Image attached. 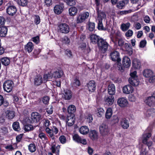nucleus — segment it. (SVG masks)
I'll list each match as a JSON object with an SVG mask.
<instances>
[{"label": "nucleus", "instance_id": "27", "mask_svg": "<svg viewBox=\"0 0 155 155\" xmlns=\"http://www.w3.org/2000/svg\"><path fill=\"white\" fill-rule=\"evenodd\" d=\"M108 92L110 95H113L115 92V88L114 85L112 84H110L108 87Z\"/></svg>", "mask_w": 155, "mask_h": 155}, {"label": "nucleus", "instance_id": "1", "mask_svg": "<svg viewBox=\"0 0 155 155\" xmlns=\"http://www.w3.org/2000/svg\"><path fill=\"white\" fill-rule=\"evenodd\" d=\"M63 74V72L62 70H58L53 73L50 72L44 75V81L47 82L50 80L52 78H61Z\"/></svg>", "mask_w": 155, "mask_h": 155}, {"label": "nucleus", "instance_id": "43", "mask_svg": "<svg viewBox=\"0 0 155 155\" xmlns=\"http://www.w3.org/2000/svg\"><path fill=\"white\" fill-rule=\"evenodd\" d=\"M119 120V118L117 115H114L111 120V122L112 124L117 123Z\"/></svg>", "mask_w": 155, "mask_h": 155}, {"label": "nucleus", "instance_id": "60", "mask_svg": "<svg viewBox=\"0 0 155 155\" xmlns=\"http://www.w3.org/2000/svg\"><path fill=\"white\" fill-rule=\"evenodd\" d=\"M44 121V125L46 128L48 127L51 124L50 122L48 120H45Z\"/></svg>", "mask_w": 155, "mask_h": 155}, {"label": "nucleus", "instance_id": "21", "mask_svg": "<svg viewBox=\"0 0 155 155\" xmlns=\"http://www.w3.org/2000/svg\"><path fill=\"white\" fill-rule=\"evenodd\" d=\"M120 125L121 127L124 129H127L129 126V122L126 118L122 119L120 120Z\"/></svg>", "mask_w": 155, "mask_h": 155}, {"label": "nucleus", "instance_id": "51", "mask_svg": "<svg viewBox=\"0 0 155 155\" xmlns=\"http://www.w3.org/2000/svg\"><path fill=\"white\" fill-rule=\"evenodd\" d=\"M131 2L133 3H137L138 5L142 6L143 5V0H131Z\"/></svg>", "mask_w": 155, "mask_h": 155}, {"label": "nucleus", "instance_id": "12", "mask_svg": "<svg viewBox=\"0 0 155 155\" xmlns=\"http://www.w3.org/2000/svg\"><path fill=\"white\" fill-rule=\"evenodd\" d=\"M97 45L100 48H107L110 47L107 43L102 38H100Z\"/></svg>", "mask_w": 155, "mask_h": 155}, {"label": "nucleus", "instance_id": "33", "mask_svg": "<svg viewBox=\"0 0 155 155\" xmlns=\"http://www.w3.org/2000/svg\"><path fill=\"white\" fill-rule=\"evenodd\" d=\"M113 114V110L112 108H109L107 109L105 113L106 118L109 119L110 118Z\"/></svg>", "mask_w": 155, "mask_h": 155}, {"label": "nucleus", "instance_id": "40", "mask_svg": "<svg viewBox=\"0 0 155 155\" xmlns=\"http://www.w3.org/2000/svg\"><path fill=\"white\" fill-rule=\"evenodd\" d=\"M76 110V108L73 105H70L68 108V113L73 114L74 113Z\"/></svg>", "mask_w": 155, "mask_h": 155}, {"label": "nucleus", "instance_id": "55", "mask_svg": "<svg viewBox=\"0 0 155 155\" xmlns=\"http://www.w3.org/2000/svg\"><path fill=\"white\" fill-rule=\"evenodd\" d=\"M65 54L69 58H71L72 57V54L69 49H67L65 51Z\"/></svg>", "mask_w": 155, "mask_h": 155}, {"label": "nucleus", "instance_id": "48", "mask_svg": "<svg viewBox=\"0 0 155 155\" xmlns=\"http://www.w3.org/2000/svg\"><path fill=\"white\" fill-rule=\"evenodd\" d=\"M68 5L70 6H72L75 4V0H63Z\"/></svg>", "mask_w": 155, "mask_h": 155}, {"label": "nucleus", "instance_id": "46", "mask_svg": "<svg viewBox=\"0 0 155 155\" xmlns=\"http://www.w3.org/2000/svg\"><path fill=\"white\" fill-rule=\"evenodd\" d=\"M28 150L31 153L35 152L36 150V147L34 144L31 143L28 146Z\"/></svg>", "mask_w": 155, "mask_h": 155}, {"label": "nucleus", "instance_id": "53", "mask_svg": "<svg viewBox=\"0 0 155 155\" xmlns=\"http://www.w3.org/2000/svg\"><path fill=\"white\" fill-rule=\"evenodd\" d=\"M34 22L37 25L39 24L40 22V19L38 15H36L34 17Z\"/></svg>", "mask_w": 155, "mask_h": 155}, {"label": "nucleus", "instance_id": "62", "mask_svg": "<svg viewBox=\"0 0 155 155\" xmlns=\"http://www.w3.org/2000/svg\"><path fill=\"white\" fill-rule=\"evenodd\" d=\"M98 21V29L103 30V25L102 24V21Z\"/></svg>", "mask_w": 155, "mask_h": 155}, {"label": "nucleus", "instance_id": "10", "mask_svg": "<svg viewBox=\"0 0 155 155\" xmlns=\"http://www.w3.org/2000/svg\"><path fill=\"white\" fill-rule=\"evenodd\" d=\"M117 103L121 107H127L128 104L127 99L124 97L119 98L117 100Z\"/></svg>", "mask_w": 155, "mask_h": 155}, {"label": "nucleus", "instance_id": "11", "mask_svg": "<svg viewBox=\"0 0 155 155\" xmlns=\"http://www.w3.org/2000/svg\"><path fill=\"white\" fill-rule=\"evenodd\" d=\"M75 121V117L73 114H70L68 115L66 120V124L68 126H71L74 124Z\"/></svg>", "mask_w": 155, "mask_h": 155}, {"label": "nucleus", "instance_id": "18", "mask_svg": "<svg viewBox=\"0 0 155 155\" xmlns=\"http://www.w3.org/2000/svg\"><path fill=\"white\" fill-rule=\"evenodd\" d=\"M44 76L43 79L41 76L39 75L35 77L34 79L35 84L37 85H40L42 83H45L46 82L44 81Z\"/></svg>", "mask_w": 155, "mask_h": 155}, {"label": "nucleus", "instance_id": "30", "mask_svg": "<svg viewBox=\"0 0 155 155\" xmlns=\"http://www.w3.org/2000/svg\"><path fill=\"white\" fill-rule=\"evenodd\" d=\"M79 131L81 134L85 135L89 132V129L86 126H82L80 128Z\"/></svg>", "mask_w": 155, "mask_h": 155}, {"label": "nucleus", "instance_id": "57", "mask_svg": "<svg viewBox=\"0 0 155 155\" xmlns=\"http://www.w3.org/2000/svg\"><path fill=\"white\" fill-rule=\"evenodd\" d=\"M147 44V41L146 40L141 41L140 43V47L141 48H143L145 47Z\"/></svg>", "mask_w": 155, "mask_h": 155}, {"label": "nucleus", "instance_id": "19", "mask_svg": "<svg viewBox=\"0 0 155 155\" xmlns=\"http://www.w3.org/2000/svg\"><path fill=\"white\" fill-rule=\"evenodd\" d=\"M88 89L89 91L93 92L95 89L96 86L94 81H90L87 84Z\"/></svg>", "mask_w": 155, "mask_h": 155}, {"label": "nucleus", "instance_id": "50", "mask_svg": "<svg viewBox=\"0 0 155 155\" xmlns=\"http://www.w3.org/2000/svg\"><path fill=\"white\" fill-rule=\"evenodd\" d=\"M18 3L19 5L24 6L27 5L28 1L27 0H18Z\"/></svg>", "mask_w": 155, "mask_h": 155}, {"label": "nucleus", "instance_id": "34", "mask_svg": "<svg viewBox=\"0 0 155 155\" xmlns=\"http://www.w3.org/2000/svg\"><path fill=\"white\" fill-rule=\"evenodd\" d=\"M8 29L6 27H2L0 28V36H5L7 33Z\"/></svg>", "mask_w": 155, "mask_h": 155}, {"label": "nucleus", "instance_id": "59", "mask_svg": "<svg viewBox=\"0 0 155 155\" xmlns=\"http://www.w3.org/2000/svg\"><path fill=\"white\" fill-rule=\"evenodd\" d=\"M46 111L48 114H52L53 112L52 106L51 105L49 106Z\"/></svg>", "mask_w": 155, "mask_h": 155}, {"label": "nucleus", "instance_id": "52", "mask_svg": "<svg viewBox=\"0 0 155 155\" xmlns=\"http://www.w3.org/2000/svg\"><path fill=\"white\" fill-rule=\"evenodd\" d=\"M59 140L60 142L62 144H64L66 142V138L64 135L60 136L59 138Z\"/></svg>", "mask_w": 155, "mask_h": 155}, {"label": "nucleus", "instance_id": "15", "mask_svg": "<svg viewBox=\"0 0 155 155\" xmlns=\"http://www.w3.org/2000/svg\"><path fill=\"white\" fill-rule=\"evenodd\" d=\"M73 139L78 143H81L83 144H87L86 140L85 139L82 138L78 134H75L73 136Z\"/></svg>", "mask_w": 155, "mask_h": 155}, {"label": "nucleus", "instance_id": "28", "mask_svg": "<svg viewBox=\"0 0 155 155\" xmlns=\"http://www.w3.org/2000/svg\"><path fill=\"white\" fill-rule=\"evenodd\" d=\"M114 97L110 95L106 97L105 99V101L108 105H111L114 103Z\"/></svg>", "mask_w": 155, "mask_h": 155}, {"label": "nucleus", "instance_id": "35", "mask_svg": "<svg viewBox=\"0 0 155 155\" xmlns=\"http://www.w3.org/2000/svg\"><path fill=\"white\" fill-rule=\"evenodd\" d=\"M45 131L48 134V136L51 138L52 140L54 139V135L52 129H50L49 127H46L45 129Z\"/></svg>", "mask_w": 155, "mask_h": 155}, {"label": "nucleus", "instance_id": "25", "mask_svg": "<svg viewBox=\"0 0 155 155\" xmlns=\"http://www.w3.org/2000/svg\"><path fill=\"white\" fill-rule=\"evenodd\" d=\"M90 38L91 42L94 44H95L96 43L97 44L99 39H100L98 36L94 34L91 35Z\"/></svg>", "mask_w": 155, "mask_h": 155}, {"label": "nucleus", "instance_id": "3", "mask_svg": "<svg viewBox=\"0 0 155 155\" xmlns=\"http://www.w3.org/2000/svg\"><path fill=\"white\" fill-rule=\"evenodd\" d=\"M143 76L147 78H149V81L150 83L155 82V75H153V71L150 69H146L143 71Z\"/></svg>", "mask_w": 155, "mask_h": 155}, {"label": "nucleus", "instance_id": "9", "mask_svg": "<svg viewBox=\"0 0 155 155\" xmlns=\"http://www.w3.org/2000/svg\"><path fill=\"white\" fill-rule=\"evenodd\" d=\"M99 130L101 134L103 136L108 134L109 132V129L107 125L103 124L99 127Z\"/></svg>", "mask_w": 155, "mask_h": 155}, {"label": "nucleus", "instance_id": "26", "mask_svg": "<svg viewBox=\"0 0 155 155\" xmlns=\"http://www.w3.org/2000/svg\"><path fill=\"white\" fill-rule=\"evenodd\" d=\"M123 65L126 68L130 67L131 65V61L130 59L127 57H125L123 60Z\"/></svg>", "mask_w": 155, "mask_h": 155}, {"label": "nucleus", "instance_id": "20", "mask_svg": "<svg viewBox=\"0 0 155 155\" xmlns=\"http://www.w3.org/2000/svg\"><path fill=\"white\" fill-rule=\"evenodd\" d=\"M144 115L147 118L153 116L155 115V109L151 108L147 110L144 113Z\"/></svg>", "mask_w": 155, "mask_h": 155}, {"label": "nucleus", "instance_id": "41", "mask_svg": "<svg viewBox=\"0 0 155 155\" xmlns=\"http://www.w3.org/2000/svg\"><path fill=\"white\" fill-rule=\"evenodd\" d=\"M2 64L5 66L8 65L10 62V59L7 57H5L2 58L1 60Z\"/></svg>", "mask_w": 155, "mask_h": 155}, {"label": "nucleus", "instance_id": "54", "mask_svg": "<svg viewBox=\"0 0 155 155\" xmlns=\"http://www.w3.org/2000/svg\"><path fill=\"white\" fill-rule=\"evenodd\" d=\"M120 62L117 61V63L115 64V66H117L118 70L122 71L123 70V68L122 67L121 64Z\"/></svg>", "mask_w": 155, "mask_h": 155}, {"label": "nucleus", "instance_id": "6", "mask_svg": "<svg viewBox=\"0 0 155 155\" xmlns=\"http://www.w3.org/2000/svg\"><path fill=\"white\" fill-rule=\"evenodd\" d=\"M13 86L14 83L10 80L5 81L3 85L4 90L8 92H10L12 91Z\"/></svg>", "mask_w": 155, "mask_h": 155}, {"label": "nucleus", "instance_id": "17", "mask_svg": "<svg viewBox=\"0 0 155 155\" xmlns=\"http://www.w3.org/2000/svg\"><path fill=\"white\" fill-rule=\"evenodd\" d=\"M17 11L16 7L13 5L8 7L6 9L7 13L9 15L13 16L15 14Z\"/></svg>", "mask_w": 155, "mask_h": 155}, {"label": "nucleus", "instance_id": "37", "mask_svg": "<svg viewBox=\"0 0 155 155\" xmlns=\"http://www.w3.org/2000/svg\"><path fill=\"white\" fill-rule=\"evenodd\" d=\"M8 133V129L5 127H2L0 129V135L5 136L7 135Z\"/></svg>", "mask_w": 155, "mask_h": 155}, {"label": "nucleus", "instance_id": "47", "mask_svg": "<svg viewBox=\"0 0 155 155\" xmlns=\"http://www.w3.org/2000/svg\"><path fill=\"white\" fill-rule=\"evenodd\" d=\"M35 125H31L29 124L25 125V130L26 131H29L33 130V126L34 127H36L38 125V124L37 125H36V124Z\"/></svg>", "mask_w": 155, "mask_h": 155}, {"label": "nucleus", "instance_id": "56", "mask_svg": "<svg viewBox=\"0 0 155 155\" xmlns=\"http://www.w3.org/2000/svg\"><path fill=\"white\" fill-rule=\"evenodd\" d=\"M95 26L94 24L93 23H89L88 25L89 30L91 31H93L94 29Z\"/></svg>", "mask_w": 155, "mask_h": 155}, {"label": "nucleus", "instance_id": "63", "mask_svg": "<svg viewBox=\"0 0 155 155\" xmlns=\"http://www.w3.org/2000/svg\"><path fill=\"white\" fill-rule=\"evenodd\" d=\"M129 101L132 102H134L136 100V98L134 95H130L129 97Z\"/></svg>", "mask_w": 155, "mask_h": 155}, {"label": "nucleus", "instance_id": "58", "mask_svg": "<svg viewBox=\"0 0 155 155\" xmlns=\"http://www.w3.org/2000/svg\"><path fill=\"white\" fill-rule=\"evenodd\" d=\"M49 100V98L48 96L44 97L43 98V102L45 104H48V103Z\"/></svg>", "mask_w": 155, "mask_h": 155}, {"label": "nucleus", "instance_id": "61", "mask_svg": "<svg viewBox=\"0 0 155 155\" xmlns=\"http://www.w3.org/2000/svg\"><path fill=\"white\" fill-rule=\"evenodd\" d=\"M25 48H33V45L32 42H28L25 46Z\"/></svg>", "mask_w": 155, "mask_h": 155}, {"label": "nucleus", "instance_id": "2", "mask_svg": "<svg viewBox=\"0 0 155 155\" xmlns=\"http://www.w3.org/2000/svg\"><path fill=\"white\" fill-rule=\"evenodd\" d=\"M137 72L134 71L130 74V77L129 78L128 81L129 83L131 85L136 86L138 85L139 81L136 75Z\"/></svg>", "mask_w": 155, "mask_h": 155}, {"label": "nucleus", "instance_id": "64", "mask_svg": "<svg viewBox=\"0 0 155 155\" xmlns=\"http://www.w3.org/2000/svg\"><path fill=\"white\" fill-rule=\"evenodd\" d=\"M147 153V151L145 148L142 147L140 151L141 155H146Z\"/></svg>", "mask_w": 155, "mask_h": 155}, {"label": "nucleus", "instance_id": "5", "mask_svg": "<svg viewBox=\"0 0 155 155\" xmlns=\"http://www.w3.org/2000/svg\"><path fill=\"white\" fill-rule=\"evenodd\" d=\"M41 118L40 114L37 112H34L31 114V118L29 120L30 122L33 124H35L39 121Z\"/></svg>", "mask_w": 155, "mask_h": 155}, {"label": "nucleus", "instance_id": "49", "mask_svg": "<svg viewBox=\"0 0 155 155\" xmlns=\"http://www.w3.org/2000/svg\"><path fill=\"white\" fill-rule=\"evenodd\" d=\"M72 84L73 86L74 87L79 86L80 84V81L77 78L74 79L72 83Z\"/></svg>", "mask_w": 155, "mask_h": 155}, {"label": "nucleus", "instance_id": "16", "mask_svg": "<svg viewBox=\"0 0 155 155\" xmlns=\"http://www.w3.org/2000/svg\"><path fill=\"white\" fill-rule=\"evenodd\" d=\"M96 10L97 11V21H102L105 19L106 15L104 12H102L99 10V9L97 7Z\"/></svg>", "mask_w": 155, "mask_h": 155}, {"label": "nucleus", "instance_id": "44", "mask_svg": "<svg viewBox=\"0 0 155 155\" xmlns=\"http://www.w3.org/2000/svg\"><path fill=\"white\" fill-rule=\"evenodd\" d=\"M13 129L15 131H19L20 128L19 127V123L18 122H15L12 124Z\"/></svg>", "mask_w": 155, "mask_h": 155}, {"label": "nucleus", "instance_id": "31", "mask_svg": "<svg viewBox=\"0 0 155 155\" xmlns=\"http://www.w3.org/2000/svg\"><path fill=\"white\" fill-rule=\"evenodd\" d=\"M68 11L69 15L73 16L77 14L78 10L76 7H72L69 9Z\"/></svg>", "mask_w": 155, "mask_h": 155}, {"label": "nucleus", "instance_id": "45", "mask_svg": "<svg viewBox=\"0 0 155 155\" xmlns=\"http://www.w3.org/2000/svg\"><path fill=\"white\" fill-rule=\"evenodd\" d=\"M104 112V110L103 108H99L97 109V116L99 117H101L103 116Z\"/></svg>", "mask_w": 155, "mask_h": 155}, {"label": "nucleus", "instance_id": "14", "mask_svg": "<svg viewBox=\"0 0 155 155\" xmlns=\"http://www.w3.org/2000/svg\"><path fill=\"white\" fill-rule=\"evenodd\" d=\"M123 92L126 94L132 93L134 91L133 87L130 85H127L125 86L123 88Z\"/></svg>", "mask_w": 155, "mask_h": 155}, {"label": "nucleus", "instance_id": "32", "mask_svg": "<svg viewBox=\"0 0 155 155\" xmlns=\"http://www.w3.org/2000/svg\"><path fill=\"white\" fill-rule=\"evenodd\" d=\"M133 67L136 69H139L141 66V63L138 59H134L133 60L132 62Z\"/></svg>", "mask_w": 155, "mask_h": 155}, {"label": "nucleus", "instance_id": "4", "mask_svg": "<svg viewBox=\"0 0 155 155\" xmlns=\"http://www.w3.org/2000/svg\"><path fill=\"white\" fill-rule=\"evenodd\" d=\"M57 30L61 33L67 34L69 32L70 28L66 24L62 23L58 26Z\"/></svg>", "mask_w": 155, "mask_h": 155}, {"label": "nucleus", "instance_id": "24", "mask_svg": "<svg viewBox=\"0 0 155 155\" xmlns=\"http://www.w3.org/2000/svg\"><path fill=\"white\" fill-rule=\"evenodd\" d=\"M64 97L66 100H69L72 97V93L71 91L68 90H66L64 91Z\"/></svg>", "mask_w": 155, "mask_h": 155}, {"label": "nucleus", "instance_id": "39", "mask_svg": "<svg viewBox=\"0 0 155 155\" xmlns=\"http://www.w3.org/2000/svg\"><path fill=\"white\" fill-rule=\"evenodd\" d=\"M60 148V147L59 145H58L56 147L55 145H54L52 146L51 149L53 153H56L57 154H59Z\"/></svg>", "mask_w": 155, "mask_h": 155}, {"label": "nucleus", "instance_id": "7", "mask_svg": "<svg viewBox=\"0 0 155 155\" xmlns=\"http://www.w3.org/2000/svg\"><path fill=\"white\" fill-rule=\"evenodd\" d=\"M151 134L150 133L144 134L143 135L142 142L143 143L146 144L149 147L151 146L152 142L151 141H147L148 139L151 137Z\"/></svg>", "mask_w": 155, "mask_h": 155}, {"label": "nucleus", "instance_id": "38", "mask_svg": "<svg viewBox=\"0 0 155 155\" xmlns=\"http://www.w3.org/2000/svg\"><path fill=\"white\" fill-rule=\"evenodd\" d=\"M128 2V0H124L119 2L117 4V6L120 8L124 7L126 4H127Z\"/></svg>", "mask_w": 155, "mask_h": 155}, {"label": "nucleus", "instance_id": "22", "mask_svg": "<svg viewBox=\"0 0 155 155\" xmlns=\"http://www.w3.org/2000/svg\"><path fill=\"white\" fill-rule=\"evenodd\" d=\"M64 7L63 4L56 5L54 8V13L57 14H60L62 12Z\"/></svg>", "mask_w": 155, "mask_h": 155}, {"label": "nucleus", "instance_id": "42", "mask_svg": "<svg viewBox=\"0 0 155 155\" xmlns=\"http://www.w3.org/2000/svg\"><path fill=\"white\" fill-rule=\"evenodd\" d=\"M130 26V24L129 22H127L126 24H123L121 25V28L123 31H125L127 30Z\"/></svg>", "mask_w": 155, "mask_h": 155}, {"label": "nucleus", "instance_id": "23", "mask_svg": "<svg viewBox=\"0 0 155 155\" xmlns=\"http://www.w3.org/2000/svg\"><path fill=\"white\" fill-rule=\"evenodd\" d=\"M89 136L92 140H96L98 137V133L95 130H91L89 132Z\"/></svg>", "mask_w": 155, "mask_h": 155}, {"label": "nucleus", "instance_id": "13", "mask_svg": "<svg viewBox=\"0 0 155 155\" xmlns=\"http://www.w3.org/2000/svg\"><path fill=\"white\" fill-rule=\"evenodd\" d=\"M110 56L113 61H121V59L119 58V54L117 51H114L111 52Z\"/></svg>", "mask_w": 155, "mask_h": 155}, {"label": "nucleus", "instance_id": "8", "mask_svg": "<svg viewBox=\"0 0 155 155\" xmlns=\"http://www.w3.org/2000/svg\"><path fill=\"white\" fill-rule=\"evenodd\" d=\"M89 16V13L87 12L80 14L77 17V23H80L84 22L88 18Z\"/></svg>", "mask_w": 155, "mask_h": 155}, {"label": "nucleus", "instance_id": "36", "mask_svg": "<svg viewBox=\"0 0 155 155\" xmlns=\"http://www.w3.org/2000/svg\"><path fill=\"white\" fill-rule=\"evenodd\" d=\"M6 113V117L8 119H12L15 116V113L13 111H7Z\"/></svg>", "mask_w": 155, "mask_h": 155}, {"label": "nucleus", "instance_id": "29", "mask_svg": "<svg viewBox=\"0 0 155 155\" xmlns=\"http://www.w3.org/2000/svg\"><path fill=\"white\" fill-rule=\"evenodd\" d=\"M38 136L39 138L41 139L42 141L46 143L48 142V139L45 133L41 132L39 133Z\"/></svg>", "mask_w": 155, "mask_h": 155}]
</instances>
